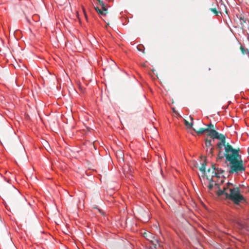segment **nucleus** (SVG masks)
Listing matches in <instances>:
<instances>
[{
	"mask_svg": "<svg viewBox=\"0 0 249 249\" xmlns=\"http://www.w3.org/2000/svg\"><path fill=\"white\" fill-rule=\"evenodd\" d=\"M206 132L207 135L212 139L221 140V142L217 143L219 151L217 161H218L225 158V162L228 168L227 171L230 174L239 175L244 172L246 167L244 164L242 156L239 154V149H234L229 143H226L225 137L223 135L219 134L213 129L207 128Z\"/></svg>",
	"mask_w": 249,
	"mask_h": 249,
	"instance_id": "f257e3e1",
	"label": "nucleus"
},
{
	"mask_svg": "<svg viewBox=\"0 0 249 249\" xmlns=\"http://www.w3.org/2000/svg\"><path fill=\"white\" fill-rule=\"evenodd\" d=\"M217 194L218 196L225 195L227 198L231 200L236 205H239L244 200V197L240 193V188L229 182L223 186V190L217 191Z\"/></svg>",
	"mask_w": 249,
	"mask_h": 249,
	"instance_id": "f03ea898",
	"label": "nucleus"
},
{
	"mask_svg": "<svg viewBox=\"0 0 249 249\" xmlns=\"http://www.w3.org/2000/svg\"><path fill=\"white\" fill-rule=\"evenodd\" d=\"M224 172V171L221 168H216L213 166L212 168H210L207 172L206 171L205 177L208 180L215 179V178H219L218 179L221 180L220 182H222L223 181L222 176Z\"/></svg>",
	"mask_w": 249,
	"mask_h": 249,
	"instance_id": "7ed1b4c3",
	"label": "nucleus"
},
{
	"mask_svg": "<svg viewBox=\"0 0 249 249\" xmlns=\"http://www.w3.org/2000/svg\"><path fill=\"white\" fill-rule=\"evenodd\" d=\"M97 4L101 6V8L98 6H94L96 11L101 16H106L107 13V4L103 0H97Z\"/></svg>",
	"mask_w": 249,
	"mask_h": 249,
	"instance_id": "20e7f679",
	"label": "nucleus"
},
{
	"mask_svg": "<svg viewBox=\"0 0 249 249\" xmlns=\"http://www.w3.org/2000/svg\"><path fill=\"white\" fill-rule=\"evenodd\" d=\"M205 145L208 149L209 148V152L212 153L213 147H212V140L207 139L205 141Z\"/></svg>",
	"mask_w": 249,
	"mask_h": 249,
	"instance_id": "39448f33",
	"label": "nucleus"
},
{
	"mask_svg": "<svg viewBox=\"0 0 249 249\" xmlns=\"http://www.w3.org/2000/svg\"><path fill=\"white\" fill-rule=\"evenodd\" d=\"M217 181L215 179H212L209 180V188L210 189H212L214 186L216 188V185H217Z\"/></svg>",
	"mask_w": 249,
	"mask_h": 249,
	"instance_id": "423d86ee",
	"label": "nucleus"
},
{
	"mask_svg": "<svg viewBox=\"0 0 249 249\" xmlns=\"http://www.w3.org/2000/svg\"><path fill=\"white\" fill-rule=\"evenodd\" d=\"M199 170L201 172V177L204 178L206 173V168L204 164H202L201 167L199 168Z\"/></svg>",
	"mask_w": 249,
	"mask_h": 249,
	"instance_id": "0eeeda50",
	"label": "nucleus"
},
{
	"mask_svg": "<svg viewBox=\"0 0 249 249\" xmlns=\"http://www.w3.org/2000/svg\"><path fill=\"white\" fill-rule=\"evenodd\" d=\"M222 178H223V181L221 182L220 181L221 180L220 179H219V178H215V179L217 181V183H218V184L217 185H216V188L218 189V191L219 190V189H222L223 190V187L222 188L220 187V185L221 184H222L224 181V178H223V176H222Z\"/></svg>",
	"mask_w": 249,
	"mask_h": 249,
	"instance_id": "6e6552de",
	"label": "nucleus"
},
{
	"mask_svg": "<svg viewBox=\"0 0 249 249\" xmlns=\"http://www.w3.org/2000/svg\"><path fill=\"white\" fill-rule=\"evenodd\" d=\"M207 128H199L197 129H194V130L199 135L202 134L206 132Z\"/></svg>",
	"mask_w": 249,
	"mask_h": 249,
	"instance_id": "1a4fd4ad",
	"label": "nucleus"
},
{
	"mask_svg": "<svg viewBox=\"0 0 249 249\" xmlns=\"http://www.w3.org/2000/svg\"><path fill=\"white\" fill-rule=\"evenodd\" d=\"M241 50L243 54L247 53L248 54L249 50L245 49L242 46H241Z\"/></svg>",
	"mask_w": 249,
	"mask_h": 249,
	"instance_id": "9d476101",
	"label": "nucleus"
},
{
	"mask_svg": "<svg viewBox=\"0 0 249 249\" xmlns=\"http://www.w3.org/2000/svg\"><path fill=\"white\" fill-rule=\"evenodd\" d=\"M211 10L213 12V13L216 16H218V11L216 8H211Z\"/></svg>",
	"mask_w": 249,
	"mask_h": 249,
	"instance_id": "9b49d317",
	"label": "nucleus"
},
{
	"mask_svg": "<svg viewBox=\"0 0 249 249\" xmlns=\"http://www.w3.org/2000/svg\"><path fill=\"white\" fill-rule=\"evenodd\" d=\"M207 126L208 127V128H214V125L212 124V123H210V124L207 125Z\"/></svg>",
	"mask_w": 249,
	"mask_h": 249,
	"instance_id": "f8f14e48",
	"label": "nucleus"
},
{
	"mask_svg": "<svg viewBox=\"0 0 249 249\" xmlns=\"http://www.w3.org/2000/svg\"><path fill=\"white\" fill-rule=\"evenodd\" d=\"M248 56H249V52H248Z\"/></svg>",
	"mask_w": 249,
	"mask_h": 249,
	"instance_id": "ddd939ff",
	"label": "nucleus"
}]
</instances>
